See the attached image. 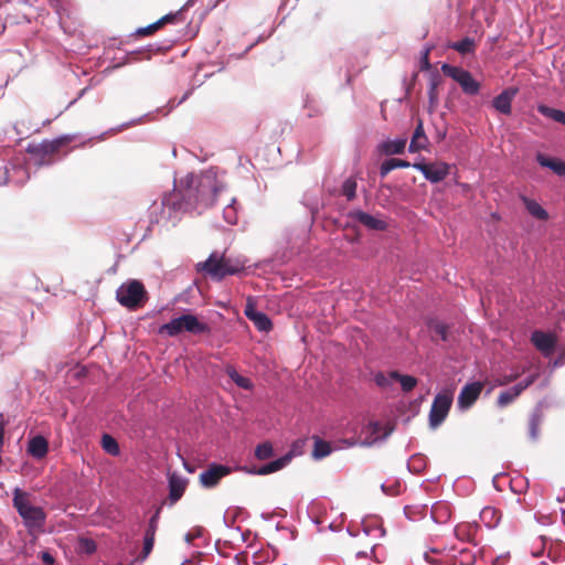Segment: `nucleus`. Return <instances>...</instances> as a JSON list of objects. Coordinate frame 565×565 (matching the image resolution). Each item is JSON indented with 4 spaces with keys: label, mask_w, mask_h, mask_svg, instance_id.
<instances>
[{
    "label": "nucleus",
    "mask_w": 565,
    "mask_h": 565,
    "mask_svg": "<svg viewBox=\"0 0 565 565\" xmlns=\"http://www.w3.org/2000/svg\"><path fill=\"white\" fill-rule=\"evenodd\" d=\"M161 509L158 508L154 512V514L150 518L148 527L145 532V535H150L156 537V532L158 530V523H159V515H160Z\"/></svg>",
    "instance_id": "a19ab883"
},
{
    "label": "nucleus",
    "mask_w": 565,
    "mask_h": 565,
    "mask_svg": "<svg viewBox=\"0 0 565 565\" xmlns=\"http://www.w3.org/2000/svg\"><path fill=\"white\" fill-rule=\"evenodd\" d=\"M185 97L186 96H183L182 99L178 104H181L183 100H185Z\"/></svg>",
    "instance_id": "69168bd1"
},
{
    "label": "nucleus",
    "mask_w": 565,
    "mask_h": 565,
    "mask_svg": "<svg viewBox=\"0 0 565 565\" xmlns=\"http://www.w3.org/2000/svg\"><path fill=\"white\" fill-rule=\"evenodd\" d=\"M483 385L481 382L466 384L458 396L457 405L461 411H467L478 399Z\"/></svg>",
    "instance_id": "f8f14e48"
},
{
    "label": "nucleus",
    "mask_w": 565,
    "mask_h": 565,
    "mask_svg": "<svg viewBox=\"0 0 565 565\" xmlns=\"http://www.w3.org/2000/svg\"><path fill=\"white\" fill-rule=\"evenodd\" d=\"M223 218L228 225H234L238 220V207L235 198H230L223 209Z\"/></svg>",
    "instance_id": "a878e982"
},
{
    "label": "nucleus",
    "mask_w": 565,
    "mask_h": 565,
    "mask_svg": "<svg viewBox=\"0 0 565 565\" xmlns=\"http://www.w3.org/2000/svg\"><path fill=\"white\" fill-rule=\"evenodd\" d=\"M536 160L542 167L551 169L557 175H565V162L547 158L541 153L537 154Z\"/></svg>",
    "instance_id": "b1692460"
},
{
    "label": "nucleus",
    "mask_w": 565,
    "mask_h": 565,
    "mask_svg": "<svg viewBox=\"0 0 565 565\" xmlns=\"http://www.w3.org/2000/svg\"><path fill=\"white\" fill-rule=\"evenodd\" d=\"M452 403L450 393H438L430 407L429 425L431 428H437L447 417Z\"/></svg>",
    "instance_id": "423d86ee"
},
{
    "label": "nucleus",
    "mask_w": 565,
    "mask_h": 565,
    "mask_svg": "<svg viewBox=\"0 0 565 565\" xmlns=\"http://www.w3.org/2000/svg\"><path fill=\"white\" fill-rule=\"evenodd\" d=\"M522 201L527 210V212L535 218L544 221L547 220L548 213L542 205L535 200H531L529 198H522Z\"/></svg>",
    "instance_id": "393cba45"
},
{
    "label": "nucleus",
    "mask_w": 565,
    "mask_h": 565,
    "mask_svg": "<svg viewBox=\"0 0 565 565\" xmlns=\"http://www.w3.org/2000/svg\"><path fill=\"white\" fill-rule=\"evenodd\" d=\"M380 535L383 536L385 534L383 529H379Z\"/></svg>",
    "instance_id": "680f3d73"
},
{
    "label": "nucleus",
    "mask_w": 565,
    "mask_h": 565,
    "mask_svg": "<svg viewBox=\"0 0 565 565\" xmlns=\"http://www.w3.org/2000/svg\"><path fill=\"white\" fill-rule=\"evenodd\" d=\"M433 331L440 337L441 340H447V328L443 323H435L433 326Z\"/></svg>",
    "instance_id": "49530a36"
},
{
    "label": "nucleus",
    "mask_w": 565,
    "mask_h": 565,
    "mask_svg": "<svg viewBox=\"0 0 565 565\" xmlns=\"http://www.w3.org/2000/svg\"><path fill=\"white\" fill-rule=\"evenodd\" d=\"M14 129L17 131L18 135H23L24 132L20 129V122H15L14 124Z\"/></svg>",
    "instance_id": "5fc2aeb1"
},
{
    "label": "nucleus",
    "mask_w": 565,
    "mask_h": 565,
    "mask_svg": "<svg viewBox=\"0 0 565 565\" xmlns=\"http://www.w3.org/2000/svg\"><path fill=\"white\" fill-rule=\"evenodd\" d=\"M12 503L29 531L40 530L45 525L46 513L41 507L32 504L29 492L15 488Z\"/></svg>",
    "instance_id": "f03ea898"
},
{
    "label": "nucleus",
    "mask_w": 565,
    "mask_h": 565,
    "mask_svg": "<svg viewBox=\"0 0 565 565\" xmlns=\"http://www.w3.org/2000/svg\"><path fill=\"white\" fill-rule=\"evenodd\" d=\"M381 489H382L383 492H385L387 494H393V492H391V491L388 492L387 491L386 486L384 483L381 486Z\"/></svg>",
    "instance_id": "13d9d810"
},
{
    "label": "nucleus",
    "mask_w": 565,
    "mask_h": 565,
    "mask_svg": "<svg viewBox=\"0 0 565 565\" xmlns=\"http://www.w3.org/2000/svg\"><path fill=\"white\" fill-rule=\"evenodd\" d=\"M189 563V559H184L181 565H186Z\"/></svg>",
    "instance_id": "0e129e2a"
},
{
    "label": "nucleus",
    "mask_w": 565,
    "mask_h": 565,
    "mask_svg": "<svg viewBox=\"0 0 565 565\" xmlns=\"http://www.w3.org/2000/svg\"><path fill=\"white\" fill-rule=\"evenodd\" d=\"M441 71L445 75L456 81L463 93L468 95H477L479 93L480 84L472 77L470 72L447 63L441 65Z\"/></svg>",
    "instance_id": "39448f33"
},
{
    "label": "nucleus",
    "mask_w": 565,
    "mask_h": 565,
    "mask_svg": "<svg viewBox=\"0 0 565 565\" xmlns=\"http://www.w3.org/2000/svg\"><path fill=\"white\" fill-rule=\"evenodd\" d=\"M428 138L424 130V124L422 119L417 120V125L415 127V130L413 132L408 151L412 153L419 152L422 150H426L428 147Z\"/></svg>",
    "instance_id": "2eb2a0df"
},
{
    "label": "nucleus",
    "mask_w": 565,
    "mask_h": 565,
    "mask_svg": "<svg viewBox=\"0 0 565 565\" xmlns=\"http://www.w3.org/2000/svg\"><path fill=\"white\" fill-rule=\"evenodd\" d=\"M419 460H422V459H420V457H413V458H412V460H411L409 466H411V465H415V462H416V461H419Z\"/></svg>",
    "instance_id": "4d7b16f0"
},
{
    "label": "nucleus",
    "mask_w": 565,
    "mask_h": 565,
    "mask_svg": "<svg viewBox=\"0 0 565 565\" xmlns=\"http://www.w3.org/2000/svg\"><path fill=\"white\" fill-rule=\"evenodd\" d=\"M537 375H530L525 377L523 381L519 382L514 386L510 387V390L513 392L514 396H519L525 388H527L530 385L534 383Z\"/></svg>",
    "instance_id": "4c0bfd02"
},
{
    "label": "nucleus",
    "mask_w": 565,
    "mask_h": 565,
    "mask_svg": "<svg viewBox=\"0 0 565 565\" xmlns=\"http://www.w3.org/2000/svg\"><path fill=\"white\" fill-rule=\"evenodd\" d=\"M449 47L456 50L460 54H469L475 52L476 42L473 39L467 36L458 42L450 43Z\"/></svg>",
    "instance_id": "c85d7f7f"
},
{
    "label": "nucleus",
    "mask_w": 565,
    "mask_h": 565,
    "mask_svg": "<svg viewBox=\"0 0 565 565\" xmlns=\"http://www.w3.org/2000/svg\"><path fill=\"white\" fill-rule=\"evenodd\" d=\"M390 430H384L382 425L377 422H370L364 428L363 434L365 435V439L363 440V445L373 446L377 443L384 441L388 435Z\"/></svg>",
    "instance_id": "ddd939ff"
},
{
    "label": "nucleus",
    "mask_w": 565,
    "mask_h": 565,
    "mask_svg": "<svg viewBox=\"0 0 565 565\" xmlns=\"http://www.w3.org/2000/svg\"><path fill=\"white\" fill-rule=\"evenodd\" d=\"M198 269L205 271L215 279H222L235 273V270L230 268L226 263H224L223 258L218 257L216 254H211L205 262L199 263Z\"/></svg>",
    "instance_id": "1a4fd4ad"
},
{
    "label": "nucleus",
    "mask_w": 565,
    "mask_h": 565,
    "mask_svg": "<svg viewBox=\"0 0 565 565\" xmlns=\"http://www.w3.org/2000/svg\"><path fill=\"white\" fill-rule=\"evenodd\" d=\"M440 552L441 551L439 548H431L429 552H425L424 557L426 562L430 564H437V559L431 557L430 554H440Z\"/></svg>",
    "instance_id": "09e8293b"
},
{
    "label": "nucleus",
    "mask_w": 565,
    "mask_h": 565,
    "mask_svg": "<svg viewBox=\"0 0 565 565\" xmlns=\"http://www.w3.org/2000/svg\"><path fill=\"white\" fill-rule=\"evenodd\" d=\"M396 382L399 383L403 392L408 393L415 388L417 385V379L412 375H403L398 373L396 376Z\"/></svg>",
    "instance_id": "f704fd0d"
},
{
    "label": "nucleus",
    "mask_w": 565,
    "mask_h": 565,
    "mask_svg": "<svg viewBox=\"0 0 565 565\" xmlns=\"http://www.w3.org/2000/svg\"><path fill=\"white\" fill-rule=\"evenodd\" d=\"M413 163L402 159H387L380 167V175L385 178L392 170L399 168H409Z\"/></svg>",
    "instance_id": "bb28decb"
},
{
    "label": "nucleus",
    "mask_w": 565,
    "mask_h": 565,
    "mask_svg": "<svg viewBox=\"0 0 565 565\" xmlns=\"http://www.w3.org/2000/svg\"><path fill=\"white\" fill-rule=\"evenodd\" d=\"M539 111L542 115L553 119L554 121L565 125V113L564 111H562L559 109L551 108V107H547L544 105L539 106Z\"/></svg>",
    "instance_id": "2f4dec72"
},
{
    "label": "nucleus",
    "mask_w": 565,
    "mask_h": 565,
    "mask_svg": "<svg viewBox=\"0 0 565 565\" xmlns=\"http://www.w3.org/2000/svg\"><path fill=\"white\" fill-rule=\"evenodd\" d=\"M290 461H291V455L287 454L278 459H275V460L262 466L259 469L248 470V472L252 475H257V476L269 475V473L281 470Z\"/></svg>",
    "instance_id": "a211bd4d"
},
{
    "label": "nucleus",
    "mask_w": 565,
    "mask_h": 565,
    "mask_svg": "<svg viewBox=\"0 0 565 565\" xmlns=\"http://www.w3.org/2000/svg\"><path fill=\"white\" fill-rule=\"evenodd\" d=\"M356 557H366V553L365 552H358L356 553Z\"/></svg>",
    "instance_id": "052dcab7"
},
{
    "label": "nucleus",
    "mask_w": 565,
    "mask_h": 565,
    "mask_svg": "<svg viewBox=\"0 0 565 565\" xmlns=\"http://www.w3.org/2000/svg\"><path fill=\"white\" fill-rule=\"evenodd\" d=\"M541 422L542 418L537 412L531 415L529 423V436L533 441L539 439Z\"/></svg>",
    "instance_id": "473e14b6"
},
{
    "label": "nucleus",
    "mask_w": 565,
    "mask_h": 565,
    "mask_svg": "<svg viewBox=\"0 0 565 565\" xmlns=\"http://www.w3.org/2000/svg\"><path fill=\"white\" fill-rule=\"evenodd\" d=\"M231 472V468L224 465L212 463L201 472L200 482L204 488H213L218 481Z\"/></svg>",
    "instance_id": "9b49d317"
},
{
    "label": "nucleus",
    "mask_w": 565,
    "mask_h": 565,
    "mask_svg": "<svg viewBox=\"0 0 565 565\" xmlns=\"http://www.w3.org/2000/svg\"><path fill=\"white\" fill-rule=\"evenodd\" d=\"M186 331L193 334L210 332L207 323L200 321L196 316L186 313L173 318L168 323L159 327L158 333L168 337H177L181 332Z\"/></svg>",
    "instance_id": "7ed1b4c3"
},
{
    "label": "nucleus",
    "mask_w": 565,
    "mask_h": 565,
    "mask_svg": "<svg viewBox=\"0 0 565 565\" xmlns=\"http://www.w3.org/2000/svg\"><path fill=\"white\" fill-rule=\"evenodd\" d=\"M2 440H3V428L0 425V444L2 443Z\"/></svg>",
    "instance_id": "bf43d9fd"
},
{
    "label": "nucleus",
    "mask_w": 565,
    "mask_h": 565,
    "mask_svg": "<svg viewBox=\"0 0 565 565\" xmlns=\"http://www.w3.org/2000/svg\"><path fill=\"white\" fill-rule=\"evenodd\" d=\"M515 398L516 396H514L513 392L510 388H508L499 394L497 403L500 407H505L509 404H511Z\"/></svg>",
    "instance_id": "79ce46f5"
},
{
    "label": "nucleus",
    "mask_w": 565,
    "mask_h": 565,
    "mask_svg": "<svg viewBox=\"0 0 565 565\" xmlns=\"http://www.w3.org/2000/svg\"><path fill=\"white\" fill-rule=\"evenodd\" d=\"M41 559L45 565H53L55 562L53 555L49 552H42Z\"/></svg>",
    "instance_id": "8fccbe9b"
},
{
    "label": "nucleus",
    "mask_w": 565,
    "mask_h": 565,
    "mask_svg": "<svg viewBox=\"0 0 565 565\" xmlns=\"http://www.w3.org/2000/svg\"><path fill=\"white\" fill-rule=\"evenodd\" d=\"M160 26V22L156 21L145 28H140L137 33L138 34H150L151 32L156 31L157 29H159Z\"/></svg>",
    "instance_id": "de8ad7c7"
},
{
    "label": "nucleus",
    "mask_w": 565,
    "mask_h": 565,
    "mask_svg": "<svg viewBox=\"0 0 565 565\" xmlns=\"http://www.w3.org/2000/svg\"><path fill=\"white\" fill-rule=\"evenodd\" d=\"M86 92V88H84L81 93H79V97H82L84 95V93Z\"/></svg>",
    "instance_id": "e2e57ef3"
},
{
    "label": "nucleus",
    "mask_w": 565,
    "mask_h": 565,
    "mask_svg": "<svg viewBox=\"0 0 565 565\" xmlns=\"http://www.w3.org/2000/svg\"><path fill=\"white\" fill-rule=\"evenodd\" d=\"M169 500L174 504L181 499L186 488V479L178 473H170L169 478Z\"/></svg>",
    "instance_id": "dca6fc26"
},
{
    "label": "nucleus",
    "mask_w": 565,
    "mask_h": 565,
    "mask_svg": "<svg viewBox=\"0 0 565 565\" xmlns=\"http://www.w3.org/2000/svg\"><path fill=\"white\" fill-rule=\"evenodd\" d=\"M102 447L105 452H107L111 456H118L120 454V448H119L117 440L108 434L103 435Z\"/></svg>",
    "instance_id": "7c9ffc66"
},
{
    "label": "nucleus",
    "mask_w": 565,
    "mask_h": 565,
    "mask_svg": "<svg viewBox=\"0 0 565 565\" xmlns=\"http://www.w3.org/2000/svg\"><path fill=\"white\" fill-rule=\"evenodd\" d=\"M565 550V546L562 544L553 545L551 544L548 547V557L553 559V562H557L559 559V551Z\"/></svg>",
    "instance_id": "c03bdc74"
},
{
    "label": "nucleus",
    "mask_w": 565,
    "mask_h": 565,
    "mask_svg": "<svg viewBox=\"0 0 565 565\" xmlns=\"http://www.w3.org/2000/svg\"><path fill=\"white\" fill-rule=\"evenodd\" d=\"M537 375H530L525 377L523 381L519 382L514 386L510 387V390L513 392L514 396H519L525 388H527L530 385L534 383Z\"/></svg>",
    "instance_id": "58836bf2"
},
{
    "label": "nucleus",
    "mask_w": 565,
    "mask_h": 565,
    "mask_svg": "<svg viewBox=\"0 0 565 565\" xmlns=\"http://www.w3.org/2000/svg\"><path fill=\"white\" fill-rule=\"evenodd\" d=\"M223 189L212 169L201 174L189 173L180 180L178 188L162 196L160 206L157 203L151 205V214L160 209L156 222L174 225L184 213L213 205Z\"/></svg>",
    "instance_id": "f257e3e1"
},
{
    "label": "nucleus",
    "mask_w": 565,
    "mask_h": 565,
    "mask_svg": "<svg viewBox=\"0 0 565 565\" xmlns=\"http://www.w3.org/2000/svg\"><path fill=\"white\" fill-rule=\"evenodd\" d=\"M480 520L481 522L488 527V529H494L498 526L501 514L500 512L493 508V507H484L480 511Z\"/></svg>",
    "instance_id": "5701e85b"
},
{
    "label": "nucleus",
    "mask_w": 565,
    "mask_h": 565,
    "mask_svg": "<svg viewBox=\"0 0 565 565\" xmlns=\"http://www.w3.org/2000/svg\"><path fill=\"white\" fill-rule=\"evenodd\" d=\"M331 446L323 440H316L312 455L316 459H322L331 454Z\"/></svg>",
    "instance_id": "72a5a7b5"
},
{
    "label": "nucleus",
    "mask_w": 565,
    "mask_h": 565,
    "mask_svg": "<svg viewBox=\"0 0 565 565\" xmlns=\"http://www.w3.org/2000/svg\"><path fill=\"white\" fill-rule=\"evenodd\" d=\"M226 374L238 387L244 390H250L253 387L252 381L248 377L241 375L234 367H227Z\"/></svg>",
    "instance_id": "c756f323"
},
{
    "label": "nucleus",
    "mask_w": 565,
    "mask_h": 565,
    "mask_svg": "<svg viewBox=\"0 0 565 565\" xmlns=\"http://www.w3.org/2000/svg\"><path fill=\"white\" fill-rule=\"evenodd\" d=\"M354 216L361 224H363L367 228L382 231L385 230L386 227V223L383 220L376 218L375 216L366 212L358 211L354 213Z\"/></svg>",
    "instance_id": "4be33fe9"
},
{
    "label": "nucleus",
    "mask_w": 565,
    "mask_h": 565,
    "mask_svg": "<svg viewBox=\"0 0 565 565\" xmlns=\"http://www.w3.org/2000/svg\"><path fill=\"white\" fill-rule=\"evenodd\" d=\"M356 181L354 178H348L342 184V194L351 201L355 198L356 193Z\"/></svg>",
    "instance_id": "c9c22d12"
},
{
    "label": "nucleus",
    "mask_w": 565,
    "mask_h": 565,
    "mask_svg": "<svg viewBox=\"0 0 565 565\" xmlns=\"http://www.w3.org/2000/svg\"><path fill=\"white\" fill-rule=\"evenodd\" d=\"M273 455V446L270 443H263L258 445L255 449V457L259 460H265L270 458Z\"/></svg>",
    "instance_id": "e433bc0d"
},
{
    "label": "nucleus",
    "mask_w": 565,
    "mask_h": 565,
    "mask_svg": "<svg viewBox=\"0 0 565 565\" xmlns=\"http://www.w3.org/2000/svg\"><path fill=\"white\" fill-rule=\"evenodd\" d=\"M396 376H398L397 371H391L387 374L380 372L375 374L374 382L379 387L388 390L392 388L393 383L396 382Z\"/></svg>",
    "instance_id": "cd10ccee"
},
{
    "label": "nucleus",
    "mask_w": 565,
    "mask_h": 565,
    "mask_svg": "<svg viewBox=\"0 0 565 565\" xmlns=\"http://www.w3.org/2000/svg\"><path fill=\"white\" fill-rule=\"evenodd\" d=\"M246 317L254 322L255 327L259 331H268L271 329V321L269 318L258 310H256L252 305H247L245 308Z\"/></svg>",
    "instance_id": "6ab92c4d"
},
{
    "label": "nucleus",
    "mask_w": 565,
    "mask_h": 565,
    "mask_svg": "<svg viewBox=\"0 0 565 565\" xmlns=\"http://www.w3.org/2000/svg\"><path fill=\"white\" fill-rule=\"evenodd\" d=\"M83 544L85 546V551L90 554V553H94L95 550H96V545L95 543L92 541V540H84L83 541Z\"/></svg>",
    "instance_id": "3c124183"
},
{
    "label": "nucleus",
    "mask_w": 565,
    "mask_h": 565,
    "mask_svg": "<svg viewBox=\"0 0 565 565\" xmlns=\"http://www.w3.org/2000/svg\"><path fill=\"white\" fill-rule=\"evenodd\" d=\"M449 552L454 553V552H456V548H455V547H451V548L449 550Z\"/></svg>",
    "instance_id": "338daca9"
},
{
    "label": "nucleus",
    "mask_w": 565,
    "mask_h": 565,
    "mask_svg": "<svg viewBox=\"0 0 565 565\" xmlns=\"http://www.w3.org/2000/svg\"><path fill=\"white\" fill-rule=\"evenodd\" d=\"M516 93V88L504 89L502 93H500L498 96L493 98L492 106L499 113L510 115L512 111V100Z\"/></svg>",
    "instance_id": "4468645a"
},
{
    "label": "nucleus",
    "mask_w": 565,
    "mask_h": 565,
    "mask_svg": "<svg viewBox=\"0 0 565 565\" xmlns=\"http://www.w3.org/2000/svg\"><path fill=\"white\" fill-rule=\"evenodd\" d=\"M116 299L121 306L134 310L148 300V292L141 281L130 279L118 287Z\"/></svg>",
    "instance_id": "20e7f679"
},
{
    "label": "nucleus",
    "mask_w": 565,
    "mask_h": 565,
    "mask_svg": "<svg viewBox=\"0 0 565 565\" xmlns=\"http://www.w3.org/2000/svg\"><path fill=\"white\" fill-rule=\"evenodd\" d=\"M154 544V537L150 535L143 536V547H142V554L140 556L141 561H145L149 554L151 553Z\"/></svg>",
    "instance_id": "37998d69"
},
{
    "label": "nucleus",
    "mask_w": 565,
    "mask_h": 565,
    "mask_svg": "<svg viewBox=\"0 0 565 565\" xmlns=\"http://www.w3.org/2000/svg\"><path fill=\"white\" fill-rule=\"evenodd\" d=\"M430 50H431V47L427 46L422 51V55H420V68L422 70L430 68V63H429V58H428Z\"/></svg>",
    "instance_id": "a18cd8bd"
},
{
    "label": "nucleus",
    "mask_w": 565,
    "mask_h": 565,
    "mask_svg": "<svg viewBox=\"0 0 565 565\" xmlns=\"http://www.w3.org/2000/svg\"><path fill=\"white\" fill-rule=\"evenodd\" d=\"M49 450V445L46 439L43 436H35L29 440L28 444V452L36 458L41 459L45 457Z\"/></svg>",
    "instance_id": "aec40b11"
},
{
    "label": "nucleus",
    "mask_w": 565,
    "mask_h": 565,
    "mask_svg": "<svg viewBox=\"0 0 565 565\" xmlns=\"http://www.w3.org/2000/svg\"><path fill=\"white\" fill-rule=\"evenodd\" d=\"M531 342L545 358L552 355L557 338L552 332L535 330L531 333Z\"/></svg>",
    "instance_id": "9d476101"
},
{
    "label": "nucleus",
    "mask_w": 565,
    "mask_h": 565,
    "mask_svg": "<svg viewBox=\"0 0 565 565\" xmlns=\"http://www.w3.org/2000/svg\"><path fill=\"white\" fill-rule=\"evenodd\" d=\"M477 530L478 525L476 523H460L456 525L454 533L460 542L473 543Z\"/></svg>",
    "instance_id": "412c9836"
},
{
    "label": "nucleus",
    "mask_w": 565,
    "mask_h": 565,
    "mask_svg": "<svg viewBox=\"0 0 565 565\" xmlns=\"http://www.w3.org/2000/svg\"><path fill=\"white\" fill-rule=\"evenodd\" d=\"M185 542L190 543L193 540V535L190 533H186L184 536Z\"/></svg>",
    "instance_id": "6e6d98bb"
},
{
    "label": "nucleus",
    "mask_w": 565,
    "mask_h": 565,
    "mask_svg": "<svg viewBox=\"0 0 565 565\" xmlns=\"http://www.w3.org/2000/svg\"><path fill=\"white\" fill-rule=\"evenodd\" d=\"M439 82L437 77H433L428 85V98L430 107L434 108L437 105L438 97H437V86Z\"/></svg>",
    "instance_id": "ea45409f"
},
{
    "label": "nucleus",
    "mask_w": 565,
    "mask_h": 565,
    "mask_svg": "<svg viewBox=\"0 0 565 565\" xmlns=\"http://www.w3.org/2000/svg\"><path fill=\"white\" fill-rule=\"evenodd\" d=\"M70 138L67 136L56 138L54 140H44L36 147H29V151L35 154L34 164L40 167L44 163H51V161H45L46 156H52L62 145L68 141Z\"/></svg>",
    "instance_id": "6e6552de"
},
{
    "label": "nucleus",
    "mask_w": 565,
    "mask_h": 565,
    "mask_svg": "<svg viewBox=\"0 0 565 565\" xmlns=\"http://www.w3.org/2000/svg\"><path fill=\"white\" fill-rule=\"evenodd\" d=\"M177 14L178 13H175V14H173V13L166 14L161 19H159L158 22H160V25H162L163 23L172 21L177 17Z\"/></svg>",
    "instance_id": "864d4df0"
},
{
    "label": "nucleus",
    "mask_w": 565,
    "mask_h": 565,
    "mask_svg": "<svg viewBox=\"0 0 565 565\" xmlns=\"http://www.w3.org/2000/svg\"><path fill=\"white\" fill-rule=\"evenodd\" d=\"M412 168L420 171L424 178L431 183L443 181L450 171V166L443 161H436L433 163L414 162Z\"/></svg>",
    "instance_id": "0eeeda50"
},
{
    "label": "nucleus",
    "mask_w": 565,
    "mask_h": 565,
    "mask_svg": "<svg viewBox=\"0 0 565 565\" xmlns=\"http://www.w3.org/2000/svg\"><path fill=\"white\" fill-rule=\"evenodd\" d=\"M141 120H142V117L137 118V119H134V120H131V121H129V122L122 124L121 126H119V127H117V128H114V129H113V131H116V132H117V131H120L122 128H127V127H129V126H131V125H135V124H139V122H141Z\"/></svg>",
    "instance_id": "603ef678"
},
{
    "label": "nucleus",
    "mask_w": 565,
    "mask_h": 565,
    "mask_svg": "<svg viewBox=\"0 0 565 565\" xmlns=\"http://www.w3.org/2000/svg\"><path fill=\"white\" fill-rule=\"evenodd\" d=\"M406 138L387 139L377 145V151L384 156L402 154L406 148Z\"/></svg>",
    "instance_id": "f3484780"
},
{
    "label": "nucleus",
    "mask_w": 565,
    "mask_h": 565,
    "mask_svg": "<svg viewBox=\"0 0 565 565\" xmlns=\"http://www.w3.org/2000/svg\"><path fill=\"white\" fill-rule=\"evenodd\" d=\"M192 3V0H188L185 6H190Z\"/></svg>",
    "instance_id": "774afa93"
}]
</instances>
